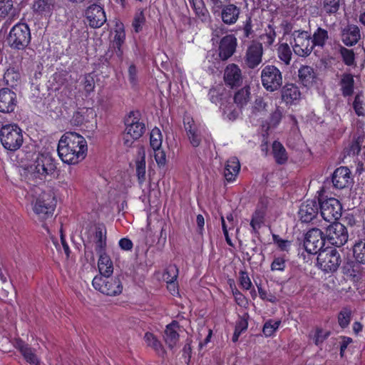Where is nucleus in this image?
Segmentation results:
<instances>
[{
	"label": "nucleus",
	"mask_w": 365,
	"mask_h": 365,
	"mask_svg": "<svg viewBox=\"0 0 365 365\" xmlns=\"http://www.w3.org/2000/svg\"><path fill=\"white\" fill-rule=\"evenodd\" d=\"M293 36L294 53L302 57L309 56L314 48L310 34L307 31H295Z\"/></svg>",
	"instance_id": "11"
},
{
	"label": "nucleus",
	"mask_w": 365,
	"mask_h": 365,
	"mask_svg": "<svg viewBox=\"0 0 365 365\" xmlns=\"http://www.w3.org/2000/svg\"><path fill=\"white\" fill-rule=\"evenodd\" d=\"M16 95L9 88L0 90V112L11 113L16 106Z\"/></svg>",
	"instance_id": "18"
},
{
	"label": "nucleus",
	"mask_w": 365,
	"mask_h": 365,
	"mask_svg": "<svg viewBox=\"0 0 365 365\" xmlns=\"http://www.w3.org/2000/svg\"><path fill=\"white\" fill-rule=\"evenodd\" d=\"M224 81L227 86L234 88L240 86L242 83L241 69L236 64L227 66L224 72Z\"/></svg>",
	"instance_id": "16"
},
{
	"label": "nucleus",
	"mask_w": 365,
	"mask_h": 365,
	"mask_svg": "<svg viewBox=\"0 0 365 365\" xmlns=\"http://www.w3.org/2000/svg\"><path fill=\"white\" fill-rule=\"evenodd\" d=\"M351 171L347 167L341 166L336 168L332 174L331 182H348Z\"/></svg>",
	"instance_id": "37"
},
{
	"label": "nucleus",
	"mask_w": 365,
	"mask_h": 365,
	"mask_svg": "<svg viewBox=\"0 0 365 365\" xmlns=\"http://www.w3.org/2000/svg\"><path fill=\"white\" fill-rule=\"evenodd\" d=\"M319 207V203L316 200H307L302 202L298 211L299 220L302 222H310L317 216Z\"/></svg>",
	"instance_id": "15"
},
{
	"label": "nucleus",
	"mask_w": 365,
	"mask_h": 365,
	"mask_svg": "<svg viewBox=\"0 0 365 365\" xmlns=\"http://www.w3.org/2000/svg\"><path fill=\"white\" fill-rule=\"evenodd\" d=\"M145 21V19L143 11H139L135 14L132 25L136 33H138L142 30Z\"/></svg>",
	"instance_id": "54"
},
{
	"label": "nucleus",
	"mask_w": 365,
	"mask_h": 365,
	"mask_svg": "<svg viewBox=\"0 0 365 365\" xmlns=\"http://www.w3.org/2000/svg\"><path fill=\"white\" fill-rule=\"evenodd\" d=\"M250 100V91L249 87H244L237 91L234 96V102L240 108H243Z\"/></svg>",
	"instance_id": "36"
},
{
	"label": "nucleus",
	"mask_w": 365,
	"mask_h": 365,
	"mask_svg": "<svg viewBox=\"0 0 365 365\" xmlns=\"http://www.w3.org/2000/svg\"><path fill=\"white\" fill-rule=\"evenodd\" d=\"M211 9L214 13L219 12L222 7L229 1V0H209Z\"/></svg>",
	"instance_id": "61"
},
{
	"label": "nucleus",
	"mask_w": 365,
	"mask_h": 365,
	"mask_svg": "<svg viewBox=\"0 0 365 365\" xmlns=\"http://www.w3.org/2000/svg\"><path fill=\"white\" fill-rule=\"evenodd\" d=\"M281 324L280 320H272L269 319L267 321L262 329V332L265 336H271L278 329Z\"/></svg>",
	"instance_id": "45"
},
{
	"label": "nucleus",
	"mask_w": 365,
	"mask_h": 365,
	"mask_svg": "<svg viewBox=\"0 0 365 365\" xmlns=\"http://www.w3.org/2000/svg\"><path fill=\"white\" fill-rule=\"evenodd\" d=\"M178 276V269L175 265H170L163 274V279L165 282L176 280Z\"/></svg>",
	"instance_id": "53"
},
{
	"label": "nucleus",
	"mask_w": 365,
	"mask_h": 365,
	"mask_svg": "<svg viewBox=\"0 0 365 365\" xmlns=\"http://www.w3.org/2000/svg\"><path fill=\"white\" fill-rule=\"evenodd\" d=\"M299 78L305 86H310L316 78L314 69L309 66H302L298 71Z\"/></svg>",
	"instance_id": "32"
},
{
	"label": "nucleus",
	"mask_w": 365,
	"mask_h": 365,
	"mask_svg": "<svg viewBox=\"0 0 365 365\" xmlns=\"http://www.w3.org/2000/svg\"><path fill=\"white\" fill-rule=\"evenodd\" d=\"M86 18L92 28H100L106 21L104 9L99 5L93 4L86 11Z\"/></svg>",
	"instance_id": "13"
},
{
	"label": "nucleus",
	"mask_w": 365,
	"mask_h": 365,
	"mask_svg": "<svg viewBox=\"0 0 365 365\" xmlns=\"http://www.w3.org/2000/svg\"><path fill=\"white\" fill-rule=\"evenodd\" d=\"M190 4L199 19L202 21H205L208 19L209 13L202 0H191Z\"/></svg>",
	"instance_id": "40"
},
{
	"label": "nucleus",
	"mask_w": 365,
	"mask_h": 365,
	"mask_svg": "<svg viewBox=\"0 0 365 365\" xmlns=\"http://www.w3.org/2000/svg\"><path fill=\"white\" fill-rule=\"evenodd\" d=\"M26 361L33 365H38L39 360L34 353V351L21 340H17L15 344Z\"/></svg>",
	"instance_id": "26"
},
{
	"label": "nucleus",
	"mask_w": 365,
	"mask_h": 365,
	"mask_svg": "<svg viewBox=\"0 0 365 365\" xmlns=\"http://www.w3.org/2000/svg\"><path fill=\"white\" fill-rule=\"evenodd\" d=\"M285 267L286 262L283 257H275L271 264V270L282 272L284 270Z\"/></svg>",
	"instance_id": "57"
},
{
	"label": "nucleus",
	"mask_w": 365,
	"mask_h": 365,
	"mask_svg": "<svg viewBox=\"0 0 365 365\" xmlns=\"http://www.w3.org/2000/svg\"><path fill=\"white\" fill-rule=\"evenodd\" d=\"M351 309L347 307L341 309L338 314V323L341 328H346L349 326L351 319Z\"/></svg>",
	"instance_id": "44"
},
{
	"label": "nucleus",
	"mask_w": 365,
	"mask_h": 365,
	"mask_svg": "<svg viewBox=\"0 0 365 365\" xmlns=\"http://www.w3.org/2000/svg\"><path fill=\"white\" fill-rule=\"evenodd\" d=\"M183 122L190 143L193 147H197L201 142L200 128L190 115H185Z\"/></svg>",
	"instance_id": "19"
},
{
	"label": "nucleus",
	"mask_w": 365,
	"mask_h": 365,
	"mask_svg": "<svg viewBox=\"0 0 365 365\" xmlns=\"http://www.w3.org/2000/svg\"><path fill=\"white\" fill-rule=\"evenodd\" d=\"M221 18L222 21L227 25H232L237 21L240 10L234 4H229L224 8L222 7Z\"/></svg>",
	"instance_id": "22"
},
{
	"label": "nucleus",
	"mask_w": 365,
	"mask_h": 365,
	"mask_svg": "<svg viewBox=\"0 0 365 365\" xmlns=\"http://www.w3.org/2000/svg\"><path fill=\"white\" fill-rule=\"evenodd\" d=\"M240 277H239V281L240 286L246 289L249 290L252 287V283L251 282V279L250 277L248 276V274L246 271L241 270L239 272Z\"/></svg>",
	"instance_id": "55"
},
{
	"label": "nucleus",
	"mask_w": 365,
	"mask_h": 365,
	"mask_svg": "<svg viewBox=\"0 0 365 365\" xmlns=\"http://www.w3.org/2000/svg\"><path fill=\"white\" fill-rule=\"evenodd\" d=\"M341 53L346 65L351 66L354 63V53L351 50L343 48L341 49Z\"/></svg>",
	"instance_id": "59"
},
{
	"label": "nucleus",
	"mask_w": 365,
	"mask_h": 365,
	"mask_svg": "<svg viewBox=\"0 0 365 365\" xmlns=\"http://www.w3.org/2000/svg\"><path fill=\"white\" fill-rule=\"evenodd\" d=\"M325 240L324 234L321 230L313 228L307 232L304 241V247L308 253L316 255L322 251Z\"/></svg>",
	"instance_id": "9"
},
{
	"label": "nucleus",
	"mask_w": 365,
	"mask_h": 365,
	"mask_svg": "<svg viewBox=\"0 0 365 365\" xmlns=\"http://www.w3.org/2000/svg\"><path fill=\"white\" fill-rule=\"evenodd\" d=\"M353 255L358 262L365 264V240L355 242L353 246Z\"/></svg>",
	"instance_id": "41"
},
{
	"label": "nucleus",
	"mask_w": 365,
	"mask_h": 365,
	"mask_svg": "<svg viewBox=\"0 0 365 365\" xmlns=\"http://www.w3.org/2000/svg\"><path fill=\"white\" fill-rule=\"evenodd\" d=\"M262 83L267 91H274L282 84L281 71L274 66H265L261 72Z\"/></svg>",
	"instance_id": "7"
},
{
	"label": "nucleus",
	"mask_w": 365,
	"mask_h": 365,
	"mask_svg": "<svg viewBox=\"0 0 365 365\" xmlns=\"http://www.w3.org/2000/svg\"><path fill=\"white\" fill-rule=\"evenodd\" d=\"M144 340L147 346L153 349L158 354L163 353V347L158 338L150 332H146L144 336Z\"/></svg>",
	"instance_id": "42"
},
{
	"label": "nucleus",
	"mask_w": 365,
	"mask_h": 365,
	"mask_svg": "<svg viewBox=\"0 0 365 365\" xmlns=\"http://www.w3.org/2000/svg\"><path fill=\"white\" fill-rule=\"evenodd\" d=\"M364 97L362 94L359 93L356 96L353 106L356 113L360 116L365 115V109L364 107Z\"/></svg>",
	"instance_id": "51"
},
{
	"label": "nucleus",
	"mask_w": 365,
	"mask_h": 365,
	"mask_svg": "<svg viewBox=\"0 0 365 365\" xmlns=\"http://www.w3.org/2000/svg\"><path fill=\"white\" fill-rule=\"evenodd\" d=\"M87 142L81 135L67 132L60 138L58 144V154L61 160L69 165L82 161L86 156Z\"/></svg>",
	"instance_id": "1"
},
{
	"label": "nucleus",
	"mask_w": 365,
	"mask_h": 365,
	"mask_svg": "<svg viewBox=\"0 0 365 365\" xmlns=\"http://www.w3.org/2000/svg\"><path fill=\"white\" fill-rule=\"evenodd\" d=\"M328 32L327 30L318 28L313 34V39H312L313 46L323 47L328 39Z\"/></svg>",
	"instance_id": "43"
},
{
	"label": "nucleus",
	"mask_w": 365,
	"mask_h": 365,
	"mask_svg": "<svg viewBox=\"0 0 365 365\" xmlns=\"http://www.w3.org/2000/svg\"><path fill=\"white\" fill-rule=\"evenodd\" d=\"M340 262V255L333 248L321 251L317 257V263L320 269L326 272L336 271Z\"/></svg>",
	"instance_id": "10"
},
{
	"label": "nucleus",
	"mask_w": 365,
	"mask_h": 365,
	"mask_svg": "<svg viewBox=\"0 0 365 365\" xmlns=\"http://www.w3.org/2000/svg\"><path fill=\"white\" fill-rule=\"evenodd\" d=\"M354 83V81L352 75L349 73H344L342 75L340 85L343 96H349L353 93Z\"/></svg>",
	"instance_id": "35"
},
{
	"label": "nucleus",
	"mask_w": 365,
	"mask_h": 365,
	"mask_svg": "<svg viewBox=\"0 0 365 365\" xmlns=\"http://www.w3.org/2000/svg\"><path fill=\"white\" fill-rule=\"evenodd\" d=\"M163 143L162 133L159 128H155L151 130L150 143L153 149L161 148Z\"/></svg>",
	"instance_id": "46"
},
{
	"label": "nucleus",
	"mask_w": 365,
	"mask_h": 365,
	"mask_svg": "<svg viewBox=\"0 0 365 365\" xmlns=\"http://www.w3.org/2000/svg\"><path fill=\"white\" fill-rule=\"evenodd\" d=\"M99 256L98 260V268L100 272L99 275H112L113 272V264L110 257L104 252L98 254Z\"/></svg>",
	"instance_id": "31"
},
{
	"label": "nucleus",
	"mask_w": 365,
	"mask_h": 365,
	"mask_svg": "<svg viewBox=\"0 0 365 365\" xmlns=\"http://www.w3.org/2000/svg\"><path fill=\"white\" fill-rule=\"evenodd\" d=\"M282 100L287 103H295L300 99L301 93L297 86L294 84H287L282 90Z\"/></svg>",
	"instance_id": "28"
},
{
	"label": "nucleus",
	"mask_w": 365,
	"mask_h": 365,
	"mask_svg": "<svg viewBox=\"0 0 365 365\" xmlns=\"http://www.w3.org/2000/svg\"><path fill=\"white\" fill-rule=\"evenodd\" d=\"M263 54L262 45L258 42H252L247 48L245 56V64L250 68H255L262 62Z\"/></svg>",
	"instance_id": "14"
},
{
	"label": "nucleus",
	"mask_w": 365,
	"mask_h": 365,
	"mask_svg": "<svg viewBox=\"0 0 365 365\" xmlns=\"http://www.w3.org/2000/svg\"><path fill=\"white\" fill-rule=\"evenodd\" d=\"M257 288H258L259 295L262 299L267 300L272 303H274L277 301V299L274 295H272L271 294H267V292L264 289H263L261 287L258 286Z\"/></svg>",
	"instance_id": "63"
},
{
	"label": "nucleus",
	"mask_w": 365,
	"mask_h": 365,
	"mask_svg": "<svg viewBox=\"0 0 365 365\" xmlns=\"http://www.w3.org/2000/svg\"><path fill=\"white\" fill-rule=\"evenodd\" d=\"M0 140L5 149L16 151L24 141L22 130L16 124L4 125L0 130Z\"/></svg>",
	"instance_id": "4"
},
{
	"label": "nucleus",
	"mask_w": 365,
	"mask_h": 365,
	"mask_svg": "<svg viewBox=\"0 0 365 365\" xmlns=\"http://www.w3.org/2000/svg\"><path fill=\"white\" fill-rule=\"evenodd\" d=\"M359 38V29L356 26H348L343 30L341 34V41L348 46H351L356 44Z\"/></svg>",
	"instance_id": "25"
},
{
	"label": "nucleus",
	"mask_w": 365,
	"mask_h": 365,
	"mask_svg": "<svg viewBox=\"0 0 365 365\" xmlns=\"http://www.w3.org/2000/svg\"><path fill=\"white\" fill-rule=\"evenodd\" d=\"M339 0H324L323 8L329 14H335L339 9Z\"/></svg>",
	"instance_id": "50"
},
{
	"label": "nucleus",
	"mask_w": 365,
	"mask_h": 365,
	"mask_svg": "<svg viewBox=\"0 0 365 365\" xmlns=\"http://www.w3.org/2000/svg\"><path fill=\"white\" fill-rule=\"evenodd\" d=\"M272 153L277 163L283 164L287 161V155L286 150L280 143L277 141L273 143Z\"/></svg>",
	"instance_id": "39"
},
{
	"label": "nucleus",
	"mask_w": 365,
	"mask_h": 365,
	"mask_svg": "<svg viewBox=\"0 0 365 365\" xmlns=\"http://www.w3.org/2000/svg\"><path fill=\"white\" fill-rule=\"evenodd\" d=\"M136 173L140 181H143L145 176V153H142L140 159L136 161Z\"/></svg>",
	"instance_id": "49"
},
{
	"label": "nucleus",
	"mask_w": 365,
	"mask_h": 365,
	"mask_svg": "<svg viewBox=\"0 0 365 365\" xmlns=\"http://www.w3.org/2000/svg\"><path fill=\"white\" fill-rule=\"evenodd\" d=\"M361 148H365V135L359 136L351 145L349 155H357Z\"/></svg>",
	"instance_id": "47"
},
{
	"label": "nucleus",
	"mask_w": 365,
	"mask_h": 365,
	"mask_svg": "<svg viewBox=\"0 0 365 365\" xmlns=\"http://www.w3.org/2000/svg\"><path fill=\"white\" fill-rule=\"evenodd\" d=\"M240 170V163L239 160L232 157L230 158L226 163L224 175L227 181H235Z\"/></svg>",
	"instance_id": "27"
},
{
	"label": "nucleus",
	"mask_w": 365,
	"mask_h": 365,
	"mask_svg": "<svg viewBox=\"0 0 365 365\" xmlns=\"http://www.w3.org/2000/svg\"><path fill=\"white\" fill-rule=\"evenodd\" d=\"M237 46V39L233 35H227L224 36L219 46V56L223 61L231 57L235 51Z\"/></svg>",
	"instance_id": "20"
},
{
	"label": "nucleus",
	"mask_w": 365,
	"mask_h": 365,
	"mask_svg": "<svg viewBox=\"0 0 365 365\" xmlns=\"http://www.w3.org/2000/svg\"><path fill=\"white\" fill-rule=\"evenodd\" d=\"M273 240L275 243L277 244L278 247L282 250H287L291 245V242L289 240H284L279 238V237L276 235H273Z\"/></svg>",
	"instance_id": "62"
},
{
	"label": "nucleus",
	"mask_w": 365,
	"mask_h": 365,
	"mask_svg": "<svg viewBox=\"0 0 365 365\" xmlns=\"http://www.w3.org/2000/svg\"><path fill=\"white\" fill-rule=\"evenodd\" d=\"M37 194L31 205L34 214L40 222H44L53 217L57 205L56 195L53 190L47 189L38 193V187L34 185Z\"/></svg>",
	"instance_id": "2"
},
{
	"label": "nucleus",
	"mask_w": 365,
	"mask_h": 365,
	"mask_svg": "<svg viewBox=\"0 0 365 365\" xmlns=\"http://www.w3.org/2000/svg\"><path fill=\"white\" fill-rule=\"evenodd\" d=\"M83 84L84 89L87 93L93 91L95 88L94 79L91 75L85 76Z\"/></svg>",
	"instance_id": "60"
},
{
	"label": "nucleus",
	"mask_w": 365,
	"mask_h": 365,
	"mask_svg": "<svg viewBox=\"0 0 365 365\" xmlns=\"http://www.w3.org/2000/svg\"><path fill=\"white\" fill-rule=\"evenodd\" d=\"M266 212V205L262 202H259L257 205L255 211L252 214L250 222L252 232H257L258 230L260 229L262 225L264 224Z\"/></svg>",
	"instance_id": "21"
},
{
	"label": "nucleus",
	"mask_w": 365,
	"mask_h": 365,
	"mask_svg": "<svg viewBox=\"0 0 365 365\" xmlns=\"http://www.w3.org/2000/svg\"><path fill=\"white\" fill-rule=\"evenodd\" d=\"M325 238L331 245L341 247L348 240L346 228L339 222H333L326 229Z\"/></svg>",
	"instance_id": "12"
},
{
	"label": "nucleus",
	"mask_w": 365,
	"mask_h": 365,
	"mask_svg": "<svg viewBox=\"0 0 365 365\" xmlns=\"http://www.w3.org/2000/svg\"><path fill=\"white\" fill-rule=\"evenodd\" d=\"M276 32L272 25H269L266 33L262 34L260 38L263 43L267 46H271L275 41Z\"/></svg>",
	"instance_id": "48"
},
{
	"label": "nucleus",
	"mask_w": 365,
	"mask_h": 365,
	"mask_svg": "<svg viewBox=\"0 0 365 365\" xmlns=\"http://www.w3.org/2000/svg\"><path fill=\"white\" fill-rule=\"evenodd\" d=\"M30 40V29L26 24H17L14 26L7 38L10 46L16 49H23L27 46Z\"/></svg>",
	"instance_id": "6"
},
{
	"label": "nucleus",
	"mask_w": 365,
	"mask_h": 365,
	"mask_svg": "<svg viewBox=\"0 0 365 365\" xmlns=\"http://www.w3.org/2000/svg\"><path fill=\"white\" fill-rule=\"evenodd\" d=\"M54 0H34L33 10L39 15L49 16L54 8Z\"/></svg>",
	"instance_id": "30"
},
{
	"label": "nucleus",
	"mask_w": 365,
	"mask_h": 365,
	"mask_svg": "<svg viewBox=\"0 0 365 365\" xmlns=\"http://www.w3.org/2000/svg\"><path fill=\"white\" fill-rule=\"evenodd\" d=\"M154 151V158L157 163V164L161 167L164 166L166 163V155L165 152L160 148L153 149Z\"/></svg>",
	"instance_id": "58"
},
{
	"label": "nucleus",
	"mask_w": 365,
	"mask_h": 365,
	"mask_svg": "<svg viewBox=\"0 0 365 365\" xmlns=\"http://www.w3.org/2000/svg\"><path fill=\"white\" fill-rule=\"evenodd\" d=\"M116 29L115 31V36L113 41V47L117 48V54L118 56L122 55L123 51L121 49V46L125 42V34L124 31V28L123 24H117Z\"/></svg>",
	"instance_id": "33"
},
{
	"label": "nucleus",
	"mask_w": 365,
	"mask_h": 365,
	"mask_svg": "<svg viewBox=\"0 0 365 365\" xmlns=\"http://www.w3.org/2000/svg\"><path fill=\"white\" fill-rule=\"evenodd\" d=\"M319 207L321 215L325 221L333 222L341 216L342 206L336 198L321 200Z\"/></svg>",
	"instance_id": "8"
},
{
	"label": "nucleus",
	"mask_w": 365,
	"mask_h": 365,
	"mask_svg": "<svg viewBox=\"0 0 365 365\" xmlns=\"http://www.w3.org/2000/svg\"><path fill=\"white\" fill-rule=\"evenodd\" d=\"M5 83L11 87L16 88L21 83V74L19 68L10 67L4 75Z\"/></svg>",
	"instance_id": "29"
},
{
	"label": "nucleus",
	"mask_w": 365,
	"mask_h": 365,
	"mask_svg": "<svg viewBox=\"0 0 365 365\" xmlns=\"http://www.w3.org/2000/svg\"><path fill=\"white\" fill-rule=\"evenodd\" d=\"M138 112H130L125 120V129L123 136L124 146L130 148L145 131V123Z\"/></svg>",
	"instance_id": "3"
},
{
	"label": "nucleus",
	"mask_w": 365,
	"mask_h": 365,
	"mask_svg": "<svg viewBox=\"0 0 365 365\" xmlns=\"http://www.w3.org/2000/svg\"><path fill=\"white\" fill-rule=\"evenodd\" d=\"M106 228L103 225H99L96 228L95 232V250L97 254H103L106 250Z\"/></svg>",
	"instance_id": "24"
},
{
	"label": "nucleus",
	"mask_w": 365,
	"mask_h": 365,
	"mask_svg": "<svg viewBox=\"0 0 365 365\" xmlns=\"http://www.w3.org/2000/svg\"><path fill=\"white\" fill-rule=\"evenodd\" d=\"M282 111L279 108H277L276 110L271 115V123L274 125H277L282 118Z\"/></svg>",
	"instance_id": "64"
},
{
	"label": "nucleus",
	"mask_w": 365,
	"mask_h": 365,
	"mask_svg": "<svg viewBox=\"0 0 365 365\" xmlns=\"http://www.w3.org/2000/svg\"><path fill=\"white\" fill-rule=\"evenodd\" d=\"M92 285L96 290L107 296H118L123 292V284L118 277L97 275L93 278Z\"/></svg>",
	"instance_id": "5"
},
{
	"label": "nucleus",
	"mask_w": 365,
	"mask_h": 365,
	"mask_svg": "<svg viewBox=\"0 0 365 365\" xmlns=\"http://www.w3.org/2000/svg\"><path fill=\"white\" fill-rule=\"evenodd\" d=\"M277 56L286 66L289 65L292 60V51L287 43L279 45L277 48Z\"/></svg>",
	"instance_id": "38"
},
{
	"label": "nucleus",
	"mask_w": 365,
	"mask_h": 365,
	"mask_svg": "<svg viewBox=\"0 0 365 365\" xmlns=\"http://www.w3.org/2000/svg\"><path fill=\"white\" fill-rule=\"evenodd\" d=\"M48 169L42 158H38L34 167H31V172L29 180H43L49 173Z\"/></svg>",
	"instance_id": "23"
},
{
	"label": "nucleus",
	"mask_w": 365,
	"mask_h": 365,
	"mask_svg": "<svg viewBox=\"0 0 365 365\" xmlns=\"http://www.w3.org/2000/svg\"><path fill=\"white\" fill-rule=\"evenodd\" d=\"M12 7V0H0V17L6 16Z\"/></svg>",
	"instance_id": "56"
},
{
	"label": "nucleus",
	"mask_w": 365,
	"mask_h": 365,
	"mask_svg": "<svg viewBox=\"0 0 365 365\" xmlns=\"http://www.w3.org/2000/svg\"><path fill=\"white\" fill-rule=\"evenodd\" d=\"M181 331L179 323L176 321H173L170 324H168L164 331V341L166 345L173 349L178 346L180 331Z\"/></svg>",
	"instance_id": "17"
},
{
	"label": "nucleus",
	"mask_w": 365,
	"mask_h": 365,
	"mask_svg": "<svg viewBox=\"0 0 365 365\" xmlns=\"http://www.w3.org/2000/svg\"><path fill=\"white\" fill-rule=\"evenodd\" d=\"M267 103L261 97L257 98L251 107L250 116L257 118L264 115L267 113Z\"/></svg>",
	"instance_id": "34"
},
{
	"label": "nucleus",
	"mask_w": 365,
	"mask_h": 365,
	"mask_svg": "<svg viewBox=\"0 0 365 365\" xmlns=\"http://www.w3.org/2000/svg\"><path fill=\"white\" fill-rule=\"evenodd\" d=\"M329 336V331H325L322 328L317 327L313 335L314 344L317 346L322 344L324 341Z\"/></svg>",
	"instance_id": "52"
}]
</instances>
